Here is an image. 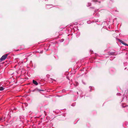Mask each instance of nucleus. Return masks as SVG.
Instances as JSON below:
<instances>
[{
    "label": "nucleus",
    "mask_w": 128,
    "mask_h": 128,
    "mask_svg": "<svg viewBox=\"0 0 128 128\" xmlns=\"http://www.w3.org/2000/svg\"><path fill=\"white\" fill-rule=\"evenodd\" d=\"M8 54H7L3 55L0 58V61H2L4 60L6 58Z\"/></svg>",
    "instance_id": "f257e3e1"
},
{
    "label": "nucleus",
    "mask_w": 128,
    "mask_h": 128,
    "mask_svg": "<svg viewBox=\"0 0 128 128\" xmlns=\"http://www.w3.org/2000/svg\"><path fill=\"white\" fill-rule=\"evenodd\" d=\"M41 90V91H43V90Z\"/></svg>",
    "instance_id": "9d476101"
},
{
    "label": "nucleus",
    "mask_w": 128,
    "mask_h": 128,
    "mask_svg": "<svg viewBox=\"0 0 128 128\" xmlns=\"http://www.w3.org/2000/svg\"><path fill=\"white\" fill-rule=\"evenodd\" d=\"M4 89V88L2 86L0 87V90H2Z\"/></svg>",
    "instance_id": "20e7f679"
},
{
    "label": "nucleus",
    "mask_w": 128,
    "mask_h": 128,
    "mask_svg": "<svg viewBox=\"0 0 128 128\" xmlns=\"http://www.w3.org/2000/svg\"><path fill=\"white\" fill-rule=\"evenodd\" d=\"M4 120V119H3V118H0V121H3V120Z\"/></svg>",
    "instance_id": "39448f33"
},
{
    "label": "nucleus",
    "mask_w": 128,
    "mask_h": 128,
    "mask_svg": "<svg viewBox=\"0 0 128 128\" xmlns=\"http://www.w3.org/2000/svg\"><path fill=\"white\" fill-rule=\"evenodd\" d=\"M88 4H89L88 6H90L91 5V4L90 3H88Z\"/></svg>",
    "instance_id": "0eeeda50"
},
{
    "label": "nucleus",
    "mask_w": 128,
    "mask_h": 128,
    "mask_svg": "<svg viewBox=\"0 0 128 128\" xmlns=\"http://www.w3.org/2000/svg\"><path fill=\"white\" fill-rule=\"evenodd\" d=\"M61 40H62V42H63L64 40L63 39H62Z\"/></svg>",
    "instance_id": "6e6552de"
},
{
    "label": "nucleus",
    "mask_w": 128,
    "mask_h": 128,
    "mask_svg": "<svg viewBox=\"0 0 128 128\" xmlns=\"http://www.w3.org/2000/svg\"><path fill=\"white\" fill-rule=\"evenodd\" d=\"M118 40L121 43H122V44H123L126 45V46H128V45L127 44H126L123 41H122V40H120V39H119Z\"/></svg>",
    "instance_id": "f03ea898"
},
{
    "label": "nucleus",
    "mask_w": 128,
    "mask_h": 128,
    "mask_svg": "<svg viewBox=\"0 0 128 128\" xmlns=\"http://www.w3.org/2000/svg\"><path fill=\"white\" fill-rule=\"evenodd\" d=\"M117 94V95H120V93H118Z\"/></svg>",
    "instance_id": "423d86ee"
},
{
    "label": "nucleus",
    "mask_w": 128,
    "mask_h": 128,
    "mask_svg": "<svg viewBox=\"0 0 128 128\" xmlns=\"http://www.w3.org/2000/svg\"><path fill=\"white\" fill-rule=\"evenodd\" d=\"M94 1H97L96 0H93Z\"/></svg>",
    "instance_id": "1a4fd4ad"
},
{
    "label": "nucleus",
    "mask_w": 128,
    "mask_h": 128,
    "mask_svg": "<svg viewBox=\"0 0 128 128\" xmlns=\"http://www.w3.org/2000/svg\"><path fill=\"white\" fill-rule=\"evenodd\" d=\"M33 83L34 84L37 85L38 84V83H37V82L35 80H33L32 81Z\"/></svg>",
    "instance_id": "7ed1b4c3"
}]
</instances>
